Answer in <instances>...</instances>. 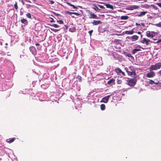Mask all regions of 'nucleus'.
<instances>
[{"label": "nucleus", "instance_id": "0eeeda50", "mask_svg": "<svg viewBox=\"0 0 161 161\" xmlns=\"http://www.w3.org/2000/svg\"><path fill=\"white\" fill-rule=\"evenodd\" d=\"M155 75V72L153 71H151L149 73H147L146 75V77L148 78H152L154 77Z\"/></svg>", "mask_w": 161, "mask_h": 161}, {"label": "nucleus", "instance_id": "58836bf2", "mask_svg": "<svg viewBox=\"0 0 161 161\" xmlns=\"http://www.w3.org/2000/svg\"><path fill=\"white\" fill-rule=\"evenodd\" d=\"M98 6L101 9H104V7L103 6L99 5Z\"/></svg>", "mask_w": 161, "mask_h": 161}, {"label": "nucleus", "instance_id": "cd10ccee", "mask_svg": "<svg viewBox=\"0 0 161 161\" xmlns=\"http://www.w3.org/2000/svg\"><path fill=\"white\" fill-rule=\"evenodd\" d=\"M14 7L15 8L16 10H17L18 9V7L17 5V3L16 2H15V3L14 4Z\"/></svg>", "mask_w": 161, "mask_h": 161}, {"label": "nucleus", "instance_id": "7c9ffc66", "mask_svg": "<svg viewBox=\"0 0 161 161\" xmlns=\"http://www.w3.org/2000/svg\"><path fill=\"white\" fill-rule=\"evenodd\" d=\"M51 26L56 28H58L59 27V26L56 24H53Z\"/></svg>", "mask_w": 161, "mask_h": 161}, {"label": "nucleus", "instance_id": "f704fd0d", "mask_svg": "<svg viewBox=\"0 0 161 161\" xmlns=\"http://www.w3.org/2000/svg\"><path fill=\"white\" fill-rule=\"evenodd\" d=\"M126 56H127L129 57H132V56L131 55V54L130 53H128L126 55Z\"/></svg>", "mask_w": 161, "mask_h": 161}, {"label": "nucleus", "instance_id": "a18cd8bd", "mask_svg": "<svg viewBox=\"0 0 161 161\" xmlns=\"http://www.w3.org/2000/svg\"><path fill=\"white\" fill-rule=\"evenodd\" d=\"M67 4L68 5H69V6H71L72 7V6H73V4H71L70 3H69V2H67Z\"/></svg>", "mask_w": 161, "mask_h": 161}, {"label": "nucleus", "instance_id": "39448f33", "mask_svg": "<svg viewBox=\"0 0 161 161\" xmlns=\"http://www.w3.org/2000/svg\"><path fill=\"white\" fill-rule=\"evenodd\" d=\"M112 95L111 94L108 95L103 98L101 100L100 102L105 103H107L108 102L109 98Z\"/></svg>", "mask_w": 161, "mask_h": 161}, {"label": "nucleus", "instance_id": "2eb2a0df", "mask_svg": "<svg viewBox=\"0 0 161 161\" xmlns=\"http://www.w3.org/2000/svg\"><path fill=\"white\" fill-rule=\"evenodd\" d=\"M29 49L30 51L32 52V53H34L36 50L35 48L33 46H31L30 47Z\"/></svg>", "mask_w": 161, "mask_h": 161}, {"label": "nucleus", "instance_id": "052dcab7", "mask_svg": "<svg viewBox=\"0 0 161 161\" xmlns=\"http://www.w3.org/2000/svg\"><path fill=\"white\" fill-rule=\"evenodd\" d=\"M129 89H130L129 88H128L126 89V91H127V90H128Z\"/></svg>", "mask_w": 161, "mask_h": 161}, {"label": "nucleus", "instance_id": "c03bdc74", "mask_svg": "<svg viewBox=\"0 0 161 161\" xmlns=\"http://www.w3.org/2000/svg\"><path fill=\"white\" fill-rule=\"evenodd\" d=\"M67 4L68 5H69V6H71L72 7V6H73V4H71L70 3H69V2H67Z\"/></svg>", "mask_w": 161, "mask_h": 161}, {"label": "nucleus", "instance_id": "a878e982", "mask_svg": "<svg viewBox=\"0 0 161 161\" xmlns=\"http://www.w3.org/2000/svg\"><path fill=\"white\" fill-rule=\"evenodd\" d=\"M152 33V35L153 36V37H154L155 36L157 35L158 33L157 32H155V31H151Z\"/></svg>", "mask_w": 161, "mask_h": 161}, {"label": "nucleus", "instance_id": "423d86ee", "mask_svg": "<svg viewBox=\"0 0 161 161\" xmlns=\"http://www.w3.org/2000/svg\"><path fill=\"white\" fill-rule=\"evenodd\" d=\"M141 42L143 44L145 43L146 45H148L149 44V42H152L149 39H147L145 38H143L141 41Z\"/></svg>", "mask_w": 161, "mask_h": 161}, {"label": "nucleus", "instance_id": "4be33fe9", "mask_svg": "<svg viewBox=\"0 0 161 161\" xmlns=\"http://www.w3.org/2000/svg\"><path fill=\"white\" fill-rule=\"evenodd\" d=\"M129 18V17L127 16H122L121 17L120 19L122 20H126L127 19Z\"/></svg>", "mask_w": 161, "mask_h": 161}, {"label": "nucleus", "instance_id": "5701e85b", "mask_svg": "<svg viewBox=\"0 0 161 161\" xmlns=\"http://www.w3.org/2000/svg\"><path fill=\"white\" fill-rule=\"evenodd\" d=\"M15 140V138H10L9 139V141H7V142L8 143H11L12 142H14V141Z\"/></svg>", "mask_w": 161, "mask_h": 161}, {"label": "nucleus", "instance_id": "3c124183", "mask_svg": "<svg viewBox=\"0 0 161 161\" xmlns=\"http://www.w3.org/2000/svg\"><path fill=\"white\" fill-rule=\"evenodd\" d=\"M141 25L143 26H145V24L144 23H141Z\"/></svg>", "mask_w": 161, "mask_h": 161}, {"label": "nucleus", "instance_id": "de8ad7c7", "mask_svg": "<svg viewBox=\"0 0 161 161\" xmlns=\"http://www.w3.org/2000/svg\"><path fill=\"white\" fill-rule=\"evenodd\" d=\"M72 7H73V8L74 9H76L77 8L74 5H73V6H72Z\"/></svg>", "mask_w": 161, "mask_h": 161}, {"label": "nucleus", "instance_id": "e433bc0d", "mask_svg": "<svg viewBox=\"0 0 161 161\" xmlns=\"http://www.w3.org/2000/svg\"><path fill=\"white\" fill-rule=\"evenodd\" d=\"M156 4L159 7L161 8V3H157Z\"/></svg>", "mask_w": 161, "mask_h": 161}, {"label": "nucleus", "instance_id": "e2e57ef3", "mask_svg": "<svg viewBox=\"0 0 161 161\" xmlns=\"http://www.w3.org/2000/svg\"><path fill=\"white\" fill-rule=\"evenodd\" d=\"M142 35H141V37H142Z\"/></svg>", "mask_w": 161, "mask_h": 161}, {"label": "nucleus", "instance_id": "a19ab883", "mask_svg": "<svg viewBox=\"0 0 161 161\" xmlns=\"http://www.w3.org/2000/svg\"><path fill=\"white\" fill-rule=\"evenodd\" d=\"M73 14L76 15L77 16H79L80 15V14H78V13H76V12H73Z\"/></svg>", "mask_w": 161, "mask_h": 161}, {"label": "nucleus", "instance_id": "09e8293b", "mask_svg": "<svg viewBox=\"0 0 161 161\" xmlns=\"http://www.w3.org/2000/svg\"><path fill=\"white\" fill-rule=\"evenodd\" d=\"M136 47H139V48H141L142 49H144V48L142 47H141V46H140V45H138Z\"/></svg>", "mask_w": 161, "mask_h": 161}, {"label": "nucleus", "instance_id": "dca6fc26", "mask_svg": "<svg viewBox=\"0 0 161 161\" xmlns=\"http://www.w3.org/2000/svg\"><path fill=\"white\" fill-rule=\"evenodd\" d=\"M141 50L140 49L135 48L133 49L132 51V53L133 54H135L136 52L141 51Z\"/></svg>", "mask_w": 161, "mask_h": 161}, {"label": "nucleus", "instance_id": "bf43d9fd", "mask_svg": "<svg viewBox=\"0 0 161 161\" xmlns=\"http://www.w3.org/2000/svg\"><path fill=\"white\" fill-rule=\"evenodd\" d=\"M137 33L140 34L141 33V32L140 31H138L137 32Z\"/></svg>", "mask_w": 161, "mask_h": 161}, {"label": "nucleus", "instance_id": "a211bd4d", "mask_svg": "<svg viewBox=\"0 0 161 161\" xmlns=\"http://www.w3.org/2000/svg\"><path fill=\"white\" fill-rule=\"evenodd\" d=\"M105 5L106 6V8H109L112 9H114L112 5L110 4H106Z\"/></svg>", "mask_w": 161, "mask_h": 161}, {"label": "nucleus", "instance_id": "79ce46f5", "mask_svg": "<svg viewBox=\"0 0 161 161\" xmlns=\"http://www.w3.org/2000/svg\"><path fill=\"white\" fill-rule=\"evenodd\" d=\"M19 2H21V3H22V4L23 5H24L25 4V3L23 1V0H19Z\"/></svg>", "mask_w": 161, "mask_h": 161}, {"label": "nucleus", "instance_id": "6e6552de", "mask_svg": "<svg viewBox=\"0 0 161 161\" xmlns=\"http://www.w3.org/2000/svg\"><path fill=\"white\" fill-rule=\"evenodd\" d=\"M92 23L93 25H96L98 24L102 23V22L100 20H94L92 22Z\"/></svg>", "mask_w": 161, "mask_h": 161}, {"label": "nucleus", "instance_id": "37998d69", "mask_svg": "<svg viewBox=\"0 0 161 161\" xmlns=\"http://www.w3.org/2000/svg\"><path fill=\"white\" fill-rule=\"evenodd\" d=\"M49 2H50V3L51 4H53L54 3V2L53 1L50 0Z\"/></svg>", "mask_w": 161, "mask_h": 161}, {"label": "nucleus", "instance_id": "8fccbe9b", "mask_svg": "<svg viewBox=\"0 0 161 161\" xmlns=\"http://www.w3.org/2000/svg\"><path fill=\"white\" fill-rule=\"evenodd\" d=\"M158 74L161 76V69L158 72Z\"/></svg>", "mask_w": 161, "mask_h": 161}, {"label": "nucleus", "instance_id": "1a4fd4ad", "mask_svg": "<svg viewBox=\"0 0 161 161\" xmlns=\"http://www.w3.org/2000/svg\"><path fill=\"white\" fill-rule=\"evenodd\" d=\"M147 13V11H142L139 13V14L136 15V16L138 17H141L142 16L145 15Z\"/></svg>", "mask_w": 161, "mask_h": 161}, {"label": "nucleus", "instance_id": "13d9d810", "mask_svg": "<svg viewBox=\"0 0 161 161\" xmlns=\"http://www.w3.org/2000/svg\"><path fill=\"white\" fill-rule=\"evenodd\" d=\"M136 25H139V26L140 25V24H138L137 23H136Z\"/></svg>", "mask_w": 161, "mask_h": 161}, {"label": "nucleus", "instance_id": "4d7b16f0", "mask_svg": "<svg viewBox=\"0 0 161 161\" xmlns=\"http://www.w3.org/2000/svg\"><path fill=\"white\" fill-rule=\"evenodd\" d=\"M36 46H39L40 45V44L39 43H36Z\"/></svg>", "mask_w": 161, "mask_h": 161}, {"label": "nucleus", "instance_id": "393cba45", "mask_svg": "<svg viewBox=\"0 0 161 161\" xmlns=\"http://www.w3.org/2000/svg\"><path fill=\"white\" fill-rule=\"evenodd\" d=\"M26 17L30 19H32V18H31V14L29 13H28L27 14H26Z\"/></svg>", "mask_w": 161, "mask_h": 161}, {"label": "nucleus", "instance_id": "4c0bfd02", "mask_svg": "<svg viewBox=\"0 0 161 161\" xmlns=\"http://www.w3.org/2000/svg\"><path fill=\"white\" fill-rule=\"evenodd\" d=\"M93 31L92 30H91L89 31L88 33L89 34V35L90 36H91L92 35V33Z\"/></svg>", "mask_w": 161, "mask_h": 161}, {"label": "nucleus", "instance_id": "c85d7f7f", "mask_svg": "<svg viewBox=\"0 0 161 161\" xmlns=\"http://www.w3.org/2000/svg\"><path fill=\"white\" fill-rule=\"evenodd\" d=\"M77 78L78 80L80 82H81L82 81L81 77L80 75H78L77 77Z\"/></svg>", "mask_w": 161, "mask_h": 161}, {"label": "nucleus", "instance_id": "7ed1b4c3", "mask_svg": "<svg viewBox=\"0 0 161 161\" xmlns=\"http://www.w3.org/2000/svg\"><path fill=\"white\" fill-rule=\"evenodd\" d=\"M127 84L131 87H133L136 84L137 80L136 78H131L127 81Z\"/></svg>", "mask_w": 161, "mask_h": 161}, {"label": "nucleus", "instance_id": "f257e3e1", "mask_svg": "<svg viewBox=\"0 0 161 161\" xmlns=\"http://www.w3.org/2000/svg\"><path fill=\"white\" fill-rule=\"evenodd\" d=\"M126 71L128 75L130 76H134L136 75V70L133 66H130L127 69Z\"/></svg>", "mask_w": 161, "mask_h": 161}, {"label": "nucleus", "instance_id": "49530a36", "mask_svg": "<svg viewBox=\"0 0 161 161\" xmlns=\"http://www.w3.org/2000/svg\"><path fill=\"white\" fill-rule=\"evenodd\" d=\"M160 42H161V39L158 40V41H157V43H159Z\"/></svg>", "mask_w": 161, "mask_h": 161}, {"label": "nucleus", "instance_id": "20e7f679", "mask_svg": "<svg viewBox=\"0 0 161 161\" xmlns=\"http://www.w3.org/2000/svg\"><path fill=\"white\" fill-rule=\"evenodd\" d=\"M87 12L88 13V14L90 15L89 18L90 19H98V17L97 16V15L94 14L91 11L88 10H87Z\"/></svg>", "mask_w": 161, "mask_h": 161}, {"label": "nucleus", "instance_id": "f3484780", "mask_svg": "<svg viewBox=\"0 0 161 161\" xmlns=\"http://www.w3.org/2000/svg\"><path fill=\"white\" fill-rule=\"evenodd\" d=\"M115 71L116 72L117 74H119L121 72H122L121 70L119 68H117L115 69Z\"/></svg>", "mask_w": 161, "mask_h": 161}, {"label": "nucleus", "instance_id": "9d476101", "mask_svg": "<svg viewBox=\"0 0 161 161\" xmlns=\"http://www.w3.org/2000/svg\"><path fill=\"white\" fill-rule=\"evenodd\" d=\"M146 36L150 38H153V36L152 35L151 32L149 31H147L146 32Z\"/></svg>", "mask_w": 161, "mask_h": 161}, {"label": "nucleus", "instance_id": "2f4dec72", "mask_svg": "<svg viewBox=\"0 0 161 161\" xmlns=\"http://www.w3.org/2000/svg\"><path fill=\"white\" fill-rule=\"evenodd\" d=\"M157 83H155L154 81L152 80H150L149 84H157Z\"/></svg>", "mask_w": 161, "mask_h": 161}, {"label": "nucleus", "instance_id": "680f3d73", "mask_svg": "<svg viewBox=\"0 0 161 161\" xmlns=\"http://www.w3.org/2000/svg\"><path fill=\"white\" fill-rule=\"evenodd\" d=\"M57 16L59 15V14H57Z\"/></svg>", "mask_w": 161, "mask_h": 161}, {"label": "nucleus", "instance_id": "603ef678", "mask_svg": "<svg viewBox=\"0 0 161 161\" xmlns=\"http://www.w3.org/2000/svg\"><path fill=\"white\" fill-rule=\"evenodd\" d=\"M26 2H28V3H31V1H30V0H26Z\"/></svg>", "mask_w": 161, "mask_h": 161}, {"label": "nucleus", "instance_id": "ddd939ff", "mask_svg": "<svg viewBox=\"0 0 161 161\" xmlns=\"http://www.w3.org/2000/svg\"><path fill=\"white\" fill-rule=\"evenodd\" d=\"M139 8V6L133 5L131 6L130 7V10H133V9H138Z\"/></svg>", "mask_w": 161, "mask_h": 161}, {"label": "nucleus", "instance_id": "aec40b11", "mask_svg": "<svg viewBox=\"0 0 161 161\" xmlns=\"http://www.w3.org/2000/svg\"><path fill=\"white\" fill-rule=\"evenodd\" d=\"M133 33L134 31L133 30L126 31L125 32V33L128 35L132 34Z\"/></svg>", "mask_w": 161, "mask_h": 161}, {"label": "nucleus", "instance_id": "6ab92c4d", "mask_svg": "<svg viewBox=\"0 0 161 161\" xmlns=\"http://www.w3.org/2000/svg\"><path fill=\"white\" fill-rule=\"evenodd\" d=\"M150 6L153 8L155 10H157L158 8L156 7L154 5V4H151ZM150 7V5H147V8H149Z\"/></svg>", "mask_w": 161, "mask_h": 161}, {"label": "nucleus", "instance_id": "4468645a", "mask_svg": "<svg viewBox=\"0 0 161 161\" xmlns=\"http://www.w3.org/2000/svg\"><path fill=\"white\" fill-rule=\"evenodd\" d=\"M21 22L22 23L25 24V25H27L28 23L27 20L24 18H23L21 20Z\"/></svg>", "mask_w": 161, "mask_h": 161}, {"label": "nucleus", "instance_id": "f8f14e48", "mask_svg": "<svg viewBox=\"0 0 161 161\" xmlns=\"http://www.w3.org/2000/svg\"><path fill=\"white\" fill-rule=\"evenodd\" d=\"M115 80L114 78H112L109 80L107 82V84L109 85L112 83H113L114 84H115Z\"/></svg>", "mask_w": 161, "mask_h": 161}, {"label": "nucleus", "instance_id": "864d4df0", "mask_svg": "<svg viewBox=\"0 0 161 161\" xmlns=\"http://www.w3.org/2000/svg\"><path fill=\"white\" fill-rule=\"evenodd\" d=\"M121 73H122V75H123V76L125 75V73L124 72L122 71V72H121Z\"/></svg>", "mask_w": 161, "mask_h": 161}, {"label": "nucleus", "instance_id": "6e6d98bb", "mask_svg": "<svg viewBox=\"0 0 161 161\" xmlns=\"http://www.w3.org/2000/svg\"><path fill=\"white\" fill-rule=\"evenodd\" d=\"M54 22L53 19L52 18V20L50 21L51 22Z\"/></svg>", "mask_w": 161, "mask_h": 161}, {"label": "nucleus", "instance_id": "0e129e2a", "mask_svg": "<svg viewBox=\"0 0 161 161\" xmlns=\"http://www.w3.org/2000/svg\"><path fill=\"white\" fill-rule=\"evenodd\" d=\"M29 6H31V5H29Z\"/></svg>", "mask_w": 161, "mask_h": 161}, {"label": "nucleus", "instance_id": "473e14b6", "mask_svg": "<svg viewBox=\"0 0 161 161\" xmlns=\"http://www.w3.org/2000/svg\"><path fill=\"white\" fill-rule=\"evenodd\" d=\"M155 25L157 27H161V22H159L158 23L156 24Z\"/></svg>", "mask_w": 161, "mask_h": 161}, {"label": "nucleus", "instance_id": "412c9836", "mask_svg": "<svg viewBox=\"0 0 161 161\" xmlns=\"http://www.w3.org/2000/svg\"><path fill=\"white\" fill-rule=\"evenodd\" d=\"M75 28L74 26L72 27H71L69 29V31L72 32H75Z\"/></svg>", "mask_w": 161, "mask_h": 161}, {"label": "nucleus", "instance_id": "9b49d317", "mask_svg": "<svg viewBox=\"0 0 161 161\" xmlns=\"http://www.w3.org/2000/svg\"><path fill=\"white\" fill-rule=\"evenodd\" d=\"M139 37L137 35H133L131 37L132 41H134L138 39Z\"/></svg>", "mask_w": 161, "mask_h": 161}, {"label": "nucleus", "instance_id": "b1692460", "mask_svg": "<svg viewBox=\"0 0 161 161\" xmlns=\"http://www.w3.org/2000/svg\"><path fill=\"white\" fill-rule=\"evenodd\" d=\"M100 108L101 110H104L105 109V106L104 104H102L100 105Z\"/></svg>", "mask_w": 161, "mask_h": 161}, {"label": "nucleus", "instance_id": "72a5a7b5", "mask_svg": "<svg viewBox=\"0 0 161 161\" xmlns=\"http://www.w3.org/2000/svg\"><path fill=\"white\" fill-rule=\"evenodd\" d=\"M57 22H58L59 23V24H64L63 21L62 20H57Z\"/></svg>", "mask_w": 161, "mask_h": 161}, {"label": "nucleus", "instance_id": "bb28decb", "mask_svg": "<svg viewBox=\"0 0 161 161\" xmlns=\"http://www.w3.org/2000/svg\"><path fill=\"white\" fill-rule=\"evenodd\" d=\"M94 7L92 8L94 9L95 10L97 11L98 10H100L98 8L97 6L96 5H94Z\"/></svg>", "mask_w": 161, "mask_h": 161}, {"label": "nucleus", "instance_id": "5fc2aeb1", "mask_svg": "<svg viewBox=\"0 0 161 161\" xmlns=\"http://www.w3.org/2000/svg\"><path fill=\"white\" fill-rule=\"evenodd\" d=\"M32 2L34 3H35L36 2V0H32Z\"/></svg>", "mask_w": 161, "mask_h": 161}, {"label": "nucleus", "instance_id": "ea45409f", "mask_svg": "<svg viewBox=\"0 0 161 161\" xmlns=\"http://www.w3.org/2000/svg\"><path fill=\"white\" fill-rule=\"evenodd\" d=\"M73 12H70L69 11H67V14H69L71 15L72 14H73Z\"/></svg>", "mask_w": 161, "mask_h": 161}, {"label": "nucleus", "instance_id": "c9c22d12", "mask_svg": "<svg viewBox=\"0 0 161 161\" xmlns=\"http://www.w3.org/2000/svg\"><path fill=\"white\" fill-rule=\"evenodd\" d=\"M122 82V80H118L117 81V83L118 84H120Z\"/></svg>", "mask_w": 161, "mask_h": 161}, {"label": "nucleus", "instance_id": "f03ea898", "mask_svg": "<svg viewBox=\"0 0 161 161\" xmlns=\"http://www.w3.org/2000/svg\"><path fill=\"white\" fill-rule=\"evenodd\" d=\"M161 67V62H158L154 65H151L149 68L150 71L159 69Z\"/></svg>", "mask_w": 161, "mask_h": 161}, {"label": "nucleus", "instance_id": "c756f323", "mask_svg": "<svg viewBox=\"0 0 161 161\" xmlns=\"http://www.w3.org/2000/svg\"><path fill=\"white\" fill-rule=\"evenodd\" d=\"M50 29L52 31H53L54 32H57L60 30H58V29H55L54 28H51Z\"/></svg>", "mask_w": 161, "mask_h": 161}]
</instances>
